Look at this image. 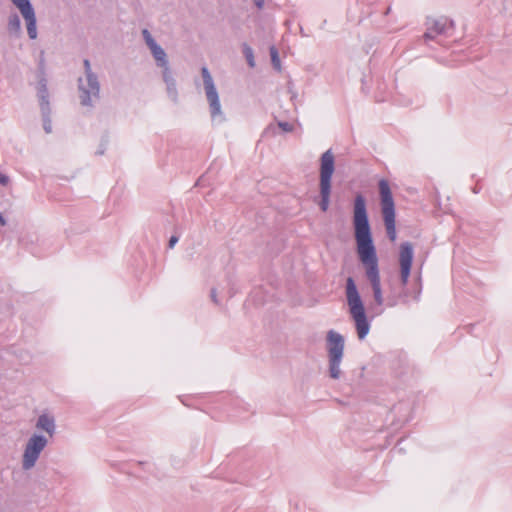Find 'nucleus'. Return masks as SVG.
<instances>
[{
  "mask_svg": "<svg viewBox=\"0 0 512 512\" xmlns=\"http://www.w3.org/2000/svg\"><path fill=\"white\" fill-rule=\"evenodd\" d=\"M9 183H10L9 176L0 172V185L7 186Z\"/></svg>",
  "mask_w": 512,
  "mask_h": 512,
  "instance_id": "6ab92c4d",
  "label": "nucleus"
},
{
  "mask_svg": "<svg viewBox=\"0 0 512 512\" xmlns=\"http://www.w3.org/2000/svg\"><path fill=\"white\" fill-rule=\"evenodd\" d=\"M142 36L145 44L149 48L156 66L162 70V79L166 85L168 97L173 101L178 100V91L176 87V80L173 76L172 70L169 65L168 57L165 50L156 42L148 29L142 30Z\"/></svg>",
  "mask_w": 512,
  "mask_h": 512,
  "instance_id": "7ed1b4c3",
  "label": "nucleus"
},
{
  "mask_svg": "<svg viewBox=\"0 0 512 512\" xmlns=\"http://www.w3.org/2000/svg\"><path fill=\"white\" fill-rule=\"evenodd\" d=\"M353 226L356 240V249L360 262L364 266L365 276L370 283L374 302L377 306L394 307L399 303L409 301L406 289L411 273L414 258V248L410 242H403L399 247L400 282L402 291L396 295L391 292L386 298L383 296L379 263L376 248L373 243L371 228L366 207V199L357 194L353 203Z\"/></svg>",
  "mask_w": 512,
  "mask_h": 512,
  "instance_id": "f257e3e1",
  "label": "nucleus"
},
{
  "mask_svg": "<svg viewBox=\"0 0 512 512\" xmlns=\"http://www.w3.org/2000/svg\"><path fill=\"white\" fill-rule=\"evenodd\" d=\"M13 5L21 13L27 28L28 36L31 40H35L38 36L37 19L35 10L30 0H10Z\"/></svg>",
  "mask_w": 512,
  "mask_h": 512,
  "instance_id": "9d476101",
  "label": "nucleus"
},
{
  "mask_svg": "<svg viewBox=\"0 0 512 512\" xmlns=\"http://www.w3.org/2000/svg\"><path fill=\"white\" fill-rule=\"evenodd\" d=\"M36 428L46 432L49 436H53L56 431L55 419L47 413L41 414L36 421Z\"/></svg>",
  "mask_w": 512,
  "mask_h": 512,
  "instance_id": "ddd939ff",
  "label": "nucleus"
},
{
  "mask_svg": "<svg viewBox=\"0 0 512 512\" xmlns=\"http://www.w3.org/2000/svg\"><path fill=\"white\" fill-rule=\"evenodd\" d=\"M37 97L39 100L40 109L51 108L50 102H49V92H48V88H47V80H46L43 72H41V76L39 77V81L37 84Z\"/></svg>",
  "mask_w": 512,
  "mask_h": 512,
  "instance_id": "f8f14e48",
  "label": "nucleus"
},
{
  "mask_svg": "<svg viewBox=\"0 0 512 512\" xmlns=\"http://www.w3.org/2000/svg\"><path fill=\"white\" fill-rule=\"evenodd\" d=\"M421 294V287L417 288L414 292L413 296L411 297L414 301H419Z\"/></svg>",
  "mask_w": 512,
  "mask_h": 512,
  "instance_id": "412c9836",
  "label": "nucleus"
},
{
  "mask_svg": "<svg viewBox=\"0 0 512 512\" xmlns=\"http://www.w3.org/2000/svg\"><path fill=\"white\" fill-rule=\"evenodd\" d=\"M85 76L78 79L79 98L82 106L93 107L100 97V83L88 59L83 61Z\"/></svg>",
  "mask_w": 512,
  "mask_h": 512,
  "instance_id": "39448f33",
  "label": "nucleus"
},
{
  "mask_svg": "<svg viewBox=\"0 0 512 512\" xmlns=\"http://www.w3.org/2000/svg\"><path fill=\"white\" fill-rule=\"evenodd\" d=\"M201 75L203 78V86L209 104V111L212 122L218 124L223 123L226 118L222 111L219 94L214 84V80L207 67H202Z\"/></svg>",
  "mask_w": 512,
  "mask_h": 512,
  "instance_id": "6e6552de",
  "label": "nucleus"
},
{
  "mask_svg": "<svg viewBox=\"0 0 512 512\" xmlns=\"http://www.w3.org/2000/svg\"><path fill=\"white\" fill-rule=\"evenodd\" d=\"M454 30V23L446 17L429 20L424 34L425 41L435 40L438 36H450Z\"/></svg>",
  "mask_w": 512,
  "mask_h": 512,
  "instance_id": "9b49d317",
  "label": "nucleus"
},
{
  "mask_svg": "<svg viewBox=\"0 0 512 512\" xmlns=\"http://www.w3.org/2000/svg\"><path fill=\"white\" fill-rule=\"evenodd\" d=\"M329 376L332 379L341 377V362L344 355V337L335 330H329L326 336Z\"/></svg>",
  "mask_w": 512,
  "mask_h": 512,
  "instance_id": "423d86ee",
  "label": "nucleus"
},
{
  "mask_svg": "<svg viewBox=\"0 0 512 512\" xmlns=\"http://www.w3.org/2000/svg\"><path fill=\"white\" fill-rule=\"evenodd\" d=\"M179 241V237L176 236V235H172L169 239V242H168V247L170 249L174 248V246L176 245V243Z\"/></svg>",
  "mask_w": 512,
  "mask_h": 512,
  "instance_id": "aec40b11",
  "label": "nucleus"
},
{
  "mask_svg": "<svg viewBox=\"0 0 512 512\" xmlns=\"http://www.w3.org/2000/svg\"><path fill=\"white\" fill-rule=\"evenodd\" d=\"M6 224V220L5 218L3 217V215L0 213V225L1 226H4Z\"/></svg>",
  "mask_w": 512,
  "mask_h": 512,
  "instance_id": "b1692460",
  "label": "nucleus"
},
{
  "mask_svg": "<svg viewBox=\"0 0 512 512\" xmlns=\"http://www.w3.org/2000/svg\"><path fill=\"white\" fill-rule=\"evenodd\" d=\"M43 119V129L44 131L49 134L52 132V121H51V108H43L40 109Z\"/></svg>",
  "mask_w": 512,
  "mask_h": 512,
  "instance_id": "2eb2a0df",
  "label": "nucleus"
},
{
  "mask_svg": "<svg viewBox=\"0 0 512 512\" xmlns=\"http://www.w3.org/2000/svg\"><path fill=\"white\" fill-rule=\"evenodd\" d=\"M473 192H474V193H478V192H479V191H478V188H474Z\"/></svg>",
  "mask_w": 512,
  "mask_h": 512,
  "instance_id": "393cba45",
  "label": "nucleus"
},
{
  "mask_svg": "<svg viewBox=\"0 0 512 512\" xmlns=\"http://www.w3.org/2000/svg\"><path fill=\"white\" fill-rule=\"evenodd\" d=\"M334 171L335 157L332 150L328 149L320 157L319 207L323 212H326L330 205L332 176Z\"/></svg>",
  "mask_w": 512,
  "mask_h": 512,
  "instance_id": "20e7f679",
  "label": "nucleus"
},
{
  "mask_svg": "<svg viewBox=\"0 0 512 512\" xmlns=\"http://www.w3.org/2000/svg\"><path fill=\"white\" fill-rule=\"evenodd\" d=\"M278 126L285 132H291L293 130V126L288 122H278Z\"/></svg>",
  "mask_w": 512,
  "mask_h": 512,
  "instance_id": "a211bd4d",
  "label": "nucleus"
},
{
  "mask_svg": "<svg viewBox=\"0 0 512 512\" xmlns=\"http://www.w3.org/2000/svg\"><path fill=\"white\" fill-rule=\"evenodd\" d=\"M7 30L10 35L14 37H20L22 29H21V20L17 13H13L8 18Z\"/></svg>",
  "mask_w": 512,
  "mask_h": 512,
  "instance_id": "4468645a",
  "label": "nucleus"
},
{
  "mask_svg": "<svg viewBox=\"0 0 512 512\" xmlns=\"http://www.w3.org/2000/svg\"><path fill=\"white\" fill-rule=\"evenodd\" d=\"M265 0H254V4L258 9H262L264 6Z\"/></svg>",
  "mask_w": 512,
  "mask_h": 512,
  "instance_id": "5701e85b",
  "label": "nucleus"
},
{
  "mask_svg": "<svg viewBox=\"0 0 512 512\" xmlns=\"http://www.w3.org/2000/svg\"><path fill=\"white\" fill-rule=\"evenodd\" d=\"M345 294L349 313L354 321L357 336L359 340H364L369 334L371 323L367 318L364 303L352 277H348L346 280Z\"/></svg>",
  "mask_w": 512,
  "mask_h": 512,
  "instance_id": "f03ea898",
  "label": "nucleus"
},
{
  "mask_svg": "<svg viewBox=\"0 0 512 512\" xmlns=\"http://www.w3.org/2000/svg\"><path fill=\"white\" fill-rule=\"evenodd\" d=\"M270 56H271V62H272L273 67L276 70L280 71V69H281L280 58H279L278 50L274 46L270 47Z\"/></svg>",
  "mask_w": 512,
  "mask_h": 512,
  "instance_id": "f3484780",
  "label": "nucleus"
},
{
  "mask_svg": "<svg viewBox=\"0 0 512 512\" xmlns=\"http://www.w3.org/2000/svg\"><path fill=\"white\" fill-rule=\"evenodd\" d=\"M379 192L381 211L387 236L392 242H394L396 240L395 204L390 185L387 180L381 179L379 181Z\"/></svg>",
  "mask_w": 512,
  "mask_h": 512,
  "instance_id": "0eeeda50",
  "label": "nucleus"
},
{
  "mask_svg": "<svg viewBox=\"0 0 512 512\" xmlns=\"http://www.w3.org/2000/svg\"><path fill=\"white\" fill-rule=\"evenodd\" d=\"M242 49H243V54L247 60L249 67L254 68L255 67V59H254L253 49L246 43L243 44Z\"/></svg>",
  "mask_w": 512,
  "mask_h": 512,
  "instance_id": "dca6fc26",
  "label": "nucleus"
},
{
  "mask_svg": "<svg viewBox=\"0 0 512 512\" xmlns=\"http://www.w3.org/2000/svg\"><path fill=\"white\" fill-rule=\"evenodd\" d=\"M48 439L41 434L34 433L27 440L22 454V468L31 470L37 463L42 451L46 448Z\"/></svg>",
  "mask_w": 512,
  "mask_h": 512,
  "instance_id": "1a4fd4ad",
  "label": "nucleus"
},
{
  "mask_svg": "<svg viewBox=\"0 0 512 512\" xmlns=\"http://www.w3.org/2000/svg\"><path fill=\"white\" fill-rule=\"evenodd\" d=\"M211 299H212V301H213L215 304H218V303H219L218 298H217L216 289H212V290H211Z\"/></svg>",
  "mask_w": 512,
  "mask_h": 512,
  "instance_id": "4be33fe9",
  "label": "nucleus"
}]
</instances>
